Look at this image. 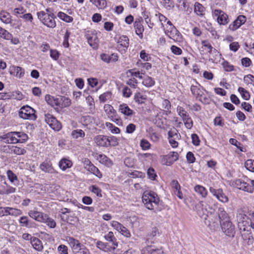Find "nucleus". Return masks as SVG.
<instances>
[{"mask_svg":"<svg viewBox=\"0 0 254 254\" xmlns=\"http://www.w3.org/2000/svg\"><path fill=\"white\" fill-rule=\"evenodd\" d=\"M140 145L142 149L144 150L149 149L151 146L150 143L145 139H142L141 140Z\"/></svg>","mask_w":254,"mask_h":254,"instance_id":"61","label":"nucleus"},{"mask_svg":"<svg viewBox=\"0 0 254 254\" xmlns=\"http://www.w3.org/2000/svg\"><path fill=\"white\" fill-rule=\"evenodd\" d=\"M74 253L75 254H90L89 250L83 244Z\"/></svg>","mask_w":254,"mask_h":254,"instance_id":"58","label":"nucleus"},{"mask_svg":"<svg viewBox=\"0 0 254 254\" xmlns=\"http://www.w3.org/2000/svg\"><path fill=\"white\" fill-rule=\"evenodd\" d=\"M190 90L193 95L196 96V98H197L199 101H202V99L205 100L206 99L205 97H203L204 93L202 91H201L198 86L195 85H192L190 87Z\"/></svg>","mask_w":254,"mask_h":254,"instance_id":"26","label":"nucleus"},{"mask_svg":"<svg viewBox=\"0 0 254 254\" xmlns=\"http://www.w3.org/2000/svg\"><path fill=\"white\" fill-rule=\"evenodd\" d=\"M0 137L5 142L7 143L14 144L18 143L17 138L16 136V131L8 132L3 134Z\"/></svg>","mask_w":254,"mask_h":254,"instance_id":"21","label":"nucleus"},{"mask_svg":"<svg viewBox=\"0 0 254 254\" xmlns=\"http://www.w3.org/2000/svg\"><path fill=\"white\" fill-rule=\"evenodd\" d=\"M47 218L46 220L43 222L46 223L48 226L50 228H54L56 226V223L55 220L49 217V216L47 214Z\"/></svg>","mask_w":254,"mask_h":254,"instance_id":"57","label":"nucleus"},{"mask_svg":"<svg viewBox=\"0 0 254 254\" xmlns=\"http://www.w3.org/2000/svg\"><path fill=\"white\" fill-rule=\"evenodd\" d=\"M146 97L143 95L141 93L138 92L134 96V100L138 104H142L146 100Z\"/></svg>","mask_w":254,"mask_h":254,"instance_id":"51","label":"nucleus"},{"mask_svg":"<svg viewBox=\"0 0 254 254\" xmlns=\"http://www.w3.org/2000/svg\"><path fill=\"white\" fill-rule=\"evenodd\" d=\"M96 7L101 9H104L107 6L106 0H89Z\"/></svg>","mask_w":254,"mask_h":254,"instance_id":"35","label":"nucleus"},{"mask_svg":"<svg viewBox=\"0 0 254 254\" xmlns=\"http://www.w3.org/2000/svg\"><path fill=\"white\" fill-rule=\"evenodd\" d=\"M218 215L220 223L225 221L226 220H229L228 214L223 207H219L218 208Z\"/></svg>","mask_w":254,"mask_h":254,"instance_id":"34","label":"nucleus"},{"mask_svg":"<svg viewBox=\"0 0 254 254\" xmlns=\"http://www.w3.org/2000/svg\"><path fill=\"white\" fill-rule=\"evenodd\" d=\"M66 241L71 247L74 253L82 245L79 242L78 240L71 237L67 238Z\"/></svg>","mask_w":254,"mask_h":254,"instance_id":"30","label":"nucleus"},{"mask_svg":"<svg viewBox=\"0 0 254 254\" xmlns=\"http://www.w3.org/2000/svg\"><path fill=\"white\" fill-rule=\"evenodd\" d=\"M60 106H59L60 107H67L71 104L70 100L66 97L60 96Z\"/></svg>","mask_w":254,"mask_h":254,"instance_id":"44","label":"nucleus"},{"mask_svg":"<svg viewBox=\"0 0 254 254\" xmlns=\"http://www.w3.org/2000/svg\"><path fill=\"white\" fill-rule=\"evenodd\" d=\"M238 91L241 94L242 97L246 100H248L250 98V94L249 91L245 88L240 87L238 88Z\"/></svg>","mask_w":254,"mask_h":254,"instance_id":"48","label":"nucleus"},{"mask_svg":"<svg viewBox=\"0 0 254 254\" xmlns=\"http://www.w3.org/2000/svg\"><path fill=\"white\" fill-rule=\"evenodd\" d=\"M0 37L8 40L12 37V35L6 29L0 26Z\"/></svg>","mask_w":254,"mask_h":254,"instance_id":"41","label":"nucleus"},{"mask_svg":"<svg viewBox=\"0 0 254 254\" xmlns=\"http://www.w3.org/2000/svg\"><path fill=\"white\" fill-rule=\"evenodd\" d=\"M89 190L95 193L98 196H100V197L102 196L101 189L99 188L96 187V186H94V185L91 186L90 187Z\"/></svg>","mask_w":254,"mask_h":254,"instance_id":"64","label":"nucleus"},{"mask_svg":"<svg viewBox=\"0 0 254 254\" xmlns=\"http://www.w3.org/2000/svg\"><path fill=\"white\" fill-rule=\"evenodd\" d=\"M0 20L5 24H10L11 27L20 29V25L13 23L14 21L12 19L11 15L6 11L2 10L0 12Z\"/></svg>","mask_w":254,"mask_h":254,"instance_id":"8","label":"nucleus"},{"mask_svg":"<svg viewBox=\"0 0 254 254\" xmlns=\"http://www.w3.org/2000/svg\"><path fill=\"white\" fill-rule=\"evenodd\" d=\"M96 246L100 250L105 252L113 253L116 249L115 247H110L108 243H104L101 241H98L96 244Z\"/></svg>","mask_w":254,"mask_h":254,"instance_id":"28","label":"nucleus"},{"mask_svg":"<svg viewBox=\"0 0 254 254\" xmlns=\"http://www.w3.org/2000/svg\"><path fill=\"white\" fill-rule=\"evenodd\" d=\"M220 224L223 231L226 235L232 237L234 236L235 226L230 220H226Z\"/></svg>","mask_w":254,"mask_h":254,"instance_id":"11","label":"nucleus"},{"mask_svg":"<svg viewBox=\"0 0 254 254\" xmlns=\"http://www.w3.org/2000/svg\"><path fill=\"white\" fill-rule=\"evenodd\" d=\"M155 17L159 19L160 22L161 23V27L164 28V23L167 20V18L163 14L160 13L156 14Z\"/></svg>","mask_w":254,"mask_h":254,"instance_id":"63","label":"nucleus"},{"mask_svg":"<svg viewBox=\"0 0 254 254\" xmlns=\"http://www.w3.org/2000/svg\"><path fill=\"white\" fill-rule=\"evenodd\" d=\"M142 84L147 87H150L155 84V81L151 77L146 76L142 81Z\"/></svg>","mask_w":254,"mask_h":254,"instance_id":"45","label":"nucleus"},{"mask_svg":"<svg viewBox=\"0 0 254 254\" xmlns=\"http://www.w3.org/2000/svg\"><path fill=\"white\" fill-rule=\"evenodd\" d=\"M31 244L33 248L38 252H42L43 250V245L41 241L36 237L31 238Z\"/></svg>","mask_w":254,"mask_h":254,"instance_id":"27","label":"nucleus"},{"mask_svg":"<svg viewBox=\"0 0 254 254\" xmlns=\"http://www.w3.org/2000/svg\"><path fill=\"white\" fill-rule=\"evenodd\" d=\"M97 34L96 31H88L86 35V38L89 44L93 48H97L98 45L99 39Z\"/></svg>","mask_w":254,"mask_h":254,"instance_id":"16","label":"nucleus"},{"mask_svg":"<svg viewBox=\"0 0 254 254\" xmlns=\"http://www.w3.org/2000/svg\"><path fill=\"white\" fill-rule=\"evenodd\" d=\"M194 190L202 197L205 198L207 196V191L204 187L197 185L194 187Z\"/></svg>","mask_w":254,"mask_h":254,"instance_id":"37","label":"nucleus"},{"mask_svg":"<svg viewBox=\"0 0 254 254\" xmlns=\"http://www.w3.org/2000/svg\"><path fill=\"white\" fill-rule=\"evenodd\" d=\"M28 214L31 218L41 223L43 222L46 220V218L47 219V214L38 211L36 208L29 210Z\"/></svg>","mask_w":254,"mask_h":254,"instance_id":"14","label":"nucleus"},{"mask_svg":"<svg viewBox=\"0 0 254 254\" xmlns=\"http://www.w3.org/2000/svg\"><path fill=\"white\" fill-rule=\"evenodd\" d=\"M244 81L247 85L252 84L254 86V76L252 74L245 75L244 77Z\"/></svg>","mask_w":254,"mask_h":254,"instance_id":"59","label":"nucleus"},{"mask_svg":"<svg viewBox=\"0 0 254 254\" xmlns=\"http://www.w3.org/2000/svg\"><path fill=\"white\" fill-rule=\"evenodd\" d=\"M104 238L107 241L112 243V247H115V249L118 247V243L113 232H108L104 236Z\"/></svg>","mask_w":254,"mask_h":254,"instance_id":"32","label":"nucleus"},{"mask_svg":"<svg viewBox=\"0 0 254 254\" xmlns=\"http://www.w3.org/2000/svg\"><path fill=\"white\" fill-rule=\"evenodd\" d=\"M171 105L170 102L167 99H163L162 101L161 107L163 110L166 112V114H168V113L169 114L171 113V111L170 110L171 109Z\"/></svg>","mask_w":254,"mask_h":254,"instance_id":"43","label":"nucleus"},{"mask_svg":"<svg viewBox=\"0 0 254 254\" xmlns=\"http://www.w3.org/2000/svg\"><path fill=\"white\" fill-rule=\"evenodd\" d=\"M71 136L75 139H77L79 137L82 138L85 136V133L81 129H75L72 131Z\"/></svg>","mask_w":254,"mask_h":254,"instance_id":"46","label":"nucleus"},{"mask_svg":"<svg viewBox=\"0 0 254 254\" xmlns=\"http://www.w3.org/2000/svg\"><path fill=\"white\" fill-rule=\"evenodd\" d=\"M106 126L113 133L117 134L120 132V128L118 127H115L110 123H106Z\"/></svg>","mask_w":254,"mask_h":254,"instance_id":"54","label":"nucleus"},{"mask_svg":"<svg viewBox=\"0 0 254 254\" xmlns=\"http://www.w3.org/2000/svg\"><path fill=\"white\" fill-rule=\"evenodd\" d=\"M45 121L55 130L59 131L62 128L61 124L51 114L45 115Z\"/></svg>","mask_w":254,"mask_h":254,"instance_id":"9","label":"nucleus"},{"mask_svg":"<svg viewBox=\"0 0 254 254\" xmlns=\"http://www.w3.org/2000/svg\"><path fill=\"white\" fill-rule=\"evenodd\" d=\"M179 154L177 152H171L166 155L161 156V163L164 165H171L178 159Z\"/></svg>","mask_w":254,"mask_h":254,"instance_id":"10","label":"nucleus"},{"mask_svg":"<svg viewBox=\"0 0 254 254\" xmlns=\"http://www.w3.org/2000/svg\"><path fill=\"white\" fill-rule=\"evenodd\" d=\"M209 191L220 201L223 203H226L228 202L229 198L224 193L222 189H215L213 187H210Z\"/></svg>","mask_w":254,"mask_h":254,"instance_id":"13","label":"nucleus"},{"mask_svg":"<svg viewBox=\"0 0 254 254\" xmlns=\"http://www.w3.org/2000/svg\"><path fill=\"white\" fill-rule=\"evenodd\" d=\"M134 27L135 29V33L139 36L140 38L143 37V32L144 28L139 19H136L134 23Z\"/></svg>","mask_w":254,"mask_h":254,"instance_id":"29","label":"nucleus"},{"mask_svg":"<svg viewBox=\"0 0 254 254\" xmlns=\"http://www.w3.org/2000/svg\"><path fill=\"white\" fill-rule=\"evenodd\" d=\"M201 44L203 47L209 50L208 52L209 54H213L215 55L216 57L215 59L214 60L211 59V60L213 61V62H214V61L217 59L220 58L221 54H220L215 49H214L208 41H202Z\"/></svg>","mask_w":254,"mask_h":254,"instance_id":"23","label":"nucleus"},{"mask_svg":"<svg viewBox=\"0 0 254 254\" xmlns=\"http://www.w3.org/2000/svg\"><path fill=\"white\" fill-rule=\"evenodd\" d=\"M19 223L22 227H25L28 228L36 227V224L33 221L29 220L28 217L24 216L20 218Z\"/></svg>","mask_w":254,"mask_h":254,"instance_id":"24","label":"nucleus"},{"mask_svg":"<svg viewBox=\"0 0 254 254\" xmlns=\"http://www.w3.org/2000/svg\"><path fill=\"white\" fill-rule=\"evenodd\" d=\"M16 136L17 138L18 143H24L28 139V135L23 132L16 131Z\"/></svg>","mask_w":254,"mask_h":254,"instance_id":"39","label":"nucleus"},{"mask_svg":"<svg viewBox=\"0 0 254 254\" xmlns=\"http://www.w3.org/2000/svg\"><path fill=\"white\" fill-rule=\"evenodd\" d=\"M246 21V17L244 15H240L238 16L237 19L231 24L229 28L232 31H235L238 29L242 24Z\"/></svg>","mask_w":254,"mask_h":254,"instance_id":"18","label":"nucleus"},{"mask_svg":"<svg viewBox=\"0 0 254 254\" xmlns=\"http://www.w3.org/2000/svg\"><path fill=\"white\" fill-rule=\"evenodd\" d=\"M94 141L97 145L102 147H108L109 142L108 137L103 135H98L94 138Z\"/></svg>","mask_w":254,"mask_h":254,"instance_id":"22","label":"nucleus"},{"mask_svg":"<svg viewBox=\"0 0 254 254\" xmlns=\"http://www.w3.org/2000/svg\"><path fill=\"white\" fill-rule=\"evenodd\" d=\"M111 95L110 92H106L100 95L99 99L101 102L104 103L111 98Z\"/></svg>","mask_w":254,"mask_h":254,"instance_id":"52","label":"nucleus"},{"mask_svg":"<svg viewBox=\"0 0 254 254\" xmlns=\"http://www.w3.org/2000/svg\"><path fill=\"white\" fill-rule=\"evenodd\" d=\"M22 214V211L20 209L8 207V215L18 216Z\"/></svg>","mask_w":254,"mask_h":254,"instance_id":"50","label":"nucleus"},{"mask_svg":"<svg viewBox=\"0 0 254 254\" xmlns=\"http://www.w3.org/2000/svg\"><path fill=\"white\" fill-rule=\"evenodd\" d=\"M197 214L205 221L208 220L209 223L210 222L211 220L212 219L211 218L212 216V212L208 211L206 208L202 207H198L197 208Z\"/></svg>","mask_w":254,"mask_h":254,"instance_id":"17","label":"nucleus"},{"mask_svg":"<svg viewBox=\"0 0 254 254\" xmlns=\"http://www.w3.org/2000/svg\"><path fill=\"white\" fill-rule=\"evenodd\" d=\"M14 72L15 73L16 77L21 78L24 76L25 71L20 66H15L14 67Z\"/></svg>","mask_w":254,"mask_h":254,"instance_id":"47","label":"nucleus"},{"mask_svg":"<svg viewBox=\"0 0 254 254\" xmlns=\"http://www.w3.org/2000/svg\"><path fill=\"white\" fill-rule=\"evenodd\" d=\"M177 111L182 118L186 128L190 129L193 126V122L187 112L181 106H178Z\"/></svg>","mask_w":254,"mask_h":254,"instance_id":"4","label":"nucleus"},{"mask_svg":"<svg viewBox=\"0 0 254 254\" xmlns=\"http://www.w3.org/2000/svg\"><path fill=\"white\" fill-rule=\"evenodd\" d=\"M119 112L127 117H131L134 112L129 108L128 105L123 103L119 105Z\"/></svg>","mask_w":254,"mask_h":254,"instance_id":"25","label":"nucleus"},{"mask_svg":"<svg viewBox=\"0 0 254 254\" xmlns=\"http://www.w3.org/2000/svg\"><path fill=\"white\" fill-rule=\"evenodd\" d=\"M247 216L243 210L240 209L238 211L237 220L238 221V227L240 229H242V227L245 226L247 223Z\"/></svg>","mask_w":254,"mask_h":254,"instance_id":"19","label":"nucleus"},{"mask_svg":"<svg viewBox=\"0 0 254 254\" xmlns=\"http://www.w3.org/2000/svg\"><path fill=\"white\" fill-rule=\"evenodd\" d=\"M99 162L105 165L110 167L113 165V162L108 157L104 154H100L98 157Z\"/></svg>","mask_w":254,"mask_h":254,"instance_id":"36","label":"nucleus"},{"mask_svg":"<svg viewBox=\"0 0 254 254\" xmlns=\"http://www.w3.org/2000/svg\"><path fill=\"white\" fill-rule=\"evenodd\" d=\"M37 16L40 21L45 26L49 28H54L56 26L55 18L56 16L46 15L44 11H40L37 13Z\"/></svg>","mask_w":254,"mask_h":254,"instance_id":"2","label":"nucleus"},{"mask_svg":"<svg viewBox=\"0 0 254 254\" xmlns=\"http://www.w3.org/2000/svg\"><path fill=\"white\" fill-rule=\"evenodd\" d=\"M166 34L174 41H180L182 39V36L178 30L174 25L167 26L163 28Z\"/></svg>","mask_w":254,"mask_h":254,"instance_id":"7","label":"nucleus"},{"mask_svg":"<svg viewBox=\"0 0 254 254\" xmlns=\"http://www.w3.org/2000/svg\"><path fill=\"white\" fill-rule=\"evenodd\" d=\"M8 179L11 183H14L15 181H17V177L16 175L10 170H8L6 172Z\"/></svg>","mask_w":254,"mask_h":254,"instance_id":"62","label":"nucleus"},{"mask_svg":"<svg viewBox=\"0 0 254 254\" xmlns=\"http://www.w3.org/2000/svg\"><path fill=\"white\" fill-rule=\"evenodd\" d=\"M45 100L47 103L52 107H59L60 106V97L58 98H54L49 95H47L45 96Z\"/></svg>","mask_w":254,"mask_h":254,"instance_id":"31","label":"nucleus"},{"mask_svg":"<svg viewBox=\"0 0 254 254\" xmlns=\"http://www.w3.org/2000/svg\"><path fill=\"white\" fill-rule=\"evenodd\" d=\"M109 142L108 143V147L109 146H116L119 144V139L114 136L108 137Z\"/></svg>","mask_w":254,"mask_h":254,"instance_id":"53","label":"nucleus"},{"mask_svg":"<svg viewBox=\"0 0 254 254\" xmlns=\"http://www.w3.org/2000/svg\"><path fill=\"white\" fill-rule=\"evenodd\" d=\"M117 40V49L122 54L126 52L129 46V39L126 35H122L118 38H116Z\"/></svg>","mask_w":254,"mask_h":254,"instance_id":"6","label":"nucleus"},{"mask_svg":"<svg viewBox=\"0 0 254 254\" xmlns=\"http://www.w3.org/2000/svg\"><path fill=\"white\" fill-rule=\"evenodd\" d=\"M194 12L198 15L203 16L204 14L205 8L199 2H195L194 7Z\"/></svg>","mask_w":254,"mask_h":254,"instance_id":"38","label":"nucleus"},{"mask_svg":"<svg viewBox=\"0 0 254 254\" xmlns=\"http://www.w3.org/2000/svg\"><path fill=\"white\" fill-rule=\"evenodd\" d=\"M10 149L12 153L18 155H24L26 153V150L24 148L17 146H12Z\"/></svg>","mask_w":254,"mask_h":254,"instance_id":"40","label":"nucleus"},{"mask_svg":"<svg viewBox=\"0 0 254 254\" xmlns=\"http://www.w3.org/2000/svg\"><path fill=\"white\" fill-rule=\"evenodd\" d=\"M214 14L217 17V21L220 24L225 25L228 22V16L223 11L215 9Z\"/></svg>","mask_w":254,"mask_h":254,"instance_id":"20","label":"nucleus"},{"mask_svg":"<svg viewBox=\"0 0 254 254\" xmlns=\"http://www.w3.org/2000/svg\"><path fill=\"white\" fill-rule=\"evenodd\" d=\"M245 167L250 171L254 172V160H248L245 164Z\"/></svg>","mask_w":254,"mask_h":254,"instance_id":"60","label":"nucleus"},{"mask_svg":"<svg viewBox=\"0 0 254 254\" xmlns=\"http://www.w3.org/2000/svg\"><path fill=\"white\" fill-rule=\"evenodd\" d=\"M15 188L11 186H7L3 190L0 191V194H8L14 193L15 191Z\"/></svg>","mask_w":254,"mask_h":254,"instance_id":"56","label":"nucleus"},{"mask_svg":"<svg viewBox=\"0 0 254 254\" xmlns=\"http://www.w3.org/2000/svg\"><path fill=\"white\" fill-rule=\"evenodd\" d=\"M142 202L145 207L154 212L160 211V200L157 195L153 191H145L142 195Z\"/></svg>","mask_w":254,"mask_h":254,"instance_id":"1","label":"nucleus"},{"mask_svg":"<svg viewBox=\"0 0 254 254\" xmlns=\"http://www.w3.org/2000/svg\"><path fill=\"white\" fill-rule=\"evenodd\" d=\"M72 165V162L66 158L62 159L59 163V167L63 171H65L66 169L70 168Z\"/></svg>","mask_w":254,"mask_h":254,"instance_id":"33","label":"nucleus"},{"mask_svg":"<svg viewBox=\"0 0 254 254\" xmlns=\"http://www.w3.org/2000/svg\"><path fill=\"white\" fill-rule=\"evenodd\" d=\"M58 16L66 22H71L73 21V18L72 17L63 12H59L58 14Z\"/></svg>","mask_w":254,"mask_h":254,"instance_id":"49","label":"nucleus"},{"mask_svg":"<svg viewBox=\"0 0 254 254\" xmlns=\"http://www.w3.org/2000/svg\"><path fill=\"white\" fill-rule=\"evenodd\" d=\"M104 110L110 120L118 125L121 123L122 120L121 118L117 113L116 111L111 105L105 104L104 106Z\"/></svg>","mask_w":254,"mask_h":254,"instance_id":"5","label":"nucleus"},{"mask_svg":"<svg viewBox=\"0 0 254 254\" xmlns=\"http://www.w3.org/2000/svg\"><path fill=\"white\" fill-rule=\"evenodd\" d=\"M87 171L93 174L99 178H101L102 177V174L101 172L93 164L90 165V166H89Z\"/></svg>","mask_w":254,"mask_h":254,"instance_id":"42","label":"nucleus"},{"mask_svg":"<svg viewBox=\"0 0 254 254\" xmlns=\"http://www.w3.org/2000/svg\"><path fill=\"white\" fill-rule=\"evenodd\" d=\"M19 116L24 120L35 121L37 119L35 110L29 106L21 107L19 112Z\"/></svg>","mask_w":254,"mask_h":254,"instance_id":"3","label":"nucleus"},{"mask_svg":"<svg viewBox=\"0 0 254 254\" xmlns=\"http://www.w3.org/2000/svg\"><path fill=\"white\" fill-rule=\"evenodd\" d=\"M173 3H175L178 7L186 9L188 7L186 0H172Z\"/></svg>","mask_w":254,"mask_h":254,"instance_id":"55","label":"nucleus"},{"mask_svg":"<svg viewBox=\"0 0 254 254\" xmlns=\"http://www.w3.org/2000/svg\"><path fill=\"white\" fill-rule=\"evenodd\" d=\"M39 168L42 171L46 173L52 174L58 173L53 167L52 162L49 160H46L41 163Z\"/></svg>","mask_w":254,"mask_h":254,"instance_id":"15","label":"nucleus"},{"mask_svg":"<svg viewBox=\"0 0 254 254\" xmlns=\"http://www.w3.org/2000/svg\"><path fill=\"white\" fill-rule=\"evenodd\" d=\"M233 185L239 190L250 193H253V189L251 187L250 184L241 179H236L233 182Z\"/></svg>","mask_w":254,"mask_h":254,"instance_id":"12","label":"nucleus"}]
</instances>
